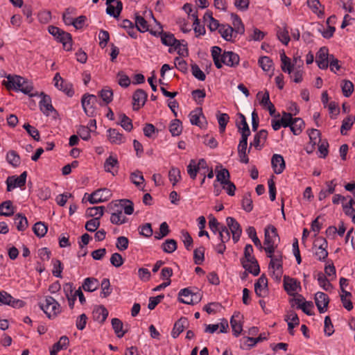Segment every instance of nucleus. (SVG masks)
Here are the masks:
<instances>
[{
    "instance_id": "obj_38",
    "label": "nucleus",
    "mask_w": 355,
    "mask_h": 355,
    "mask_svg": "<svg viewBox=\"0 0 355 355\" xmlns=\"http://www.w3.org/2000/svg\"><path fill=\"white\" fill-rule=\"evenodd\" d=\"M107 14L110 16H113L115 18H117L119 16L123 8V4L121 1H117L116 7L112 5V3L107 4Z\"/></svg>"
},
{
    "instance_id": "obj_62",
    "label": "nucleus",
    "mask_w": 355,
    "mask_h": 355,
    "mask_svg": "<svg viewBox=\"0 0 355 355\" xmlns=\"http://www.w3.org/2000/svg\"><path fill=\"white\" fill-rule=\"evenodd\" d=\"M281 60L282 62V71L291 73L292 72L293 64H292L291 63L290 59L288 57H286L284 52L281 54Z\"/></svg>"
},
{
    "instance_id": "obj_16",
    "label": "nucleus",
    "mask_w": 355,
    "mask_h": 355,
    "mask_svg": "<svg viewBox=\"0 0 355 355\" xmlns=\"http://www.w3.org/2000/svg\"><path fill=\"white\" fill-rule=\"evenodd\" d=\"M315 305L320 313H324L329 303V296L322 292H318L315 295Z\"/></svg>"
},
{
    "instance_id": "obj_54",
    "label": "nucleus",
    "mask_w": 355,
    "mask_h": 355,
    "mask_svg": "<svg viewBox=\"0 0 355 355\" xmlns=\"http://www.w3.org/2000/svg\"><path fill=\"white\" fill-rule=\"evenodd\" d=\"M277 35L280 42H282L285 45L288 44L290 41V37L286 26L282 28H278Z\"/></svg>"
},
{
    "instance_id": "obj_18",
    "label": "nucleus",
    "mask_w": 355,
    "mask_h": 355,
    "mask_svg": "<svg viewBox=\"0 0 355 355\" xmlns=\"http://www.w3.org/2000/svg\"><path fill=\"white\" fill-rule=\"evenodd\" d=\"M238 119L236 122V126L241 136L249 137L250 135V130L246 121L245 116L242 113H238Z\"/></svg>"
},
{
    "instance_id": "obj_39",
    "label": "nucleus",
    "mask_w": 355,
    "mask_h": 355,
    "mask_svg": "<svg viewBox=\"0 0 355 355\" xmlns=\"http://www.w3.org/2000/svg\"><path fill=\"white\" fill-rule=\"evenodd\" d=\"M327 242L325 239H323L322 243L317 248L315 255L319 261H324L328 256V252L327 250Z\"/></svg>"
},
{
    "instance_id": "obj_64",
    "label": "nucleus",
    "mask_w": 355,
    "mask_h": 355,
    "mask_svg": "<svg viewBox=\"0 0 355 355\" xmlns=\"http://www.w3.org/2000/svg\"><path fill=\"white\" fill-rule=\"evenodd\" d=\"M318 282L319 285L325 291H328L332 288V284L322 272L318 274Z\"/></svg>"
},
{
    "instance_id": "obj_1",
    "label": "nucleus",
    "mask_w": 355,
    "mask_h": 355,
    "mask_svg": "<svg viewBox=\"0 0 355 355\" xmlns=\"http://www.w3.org/2000/svg\"><path fill=\"white\" fill-rule=\"evenodd\" d=\"M2 85L8 90L20 91L24 94H27L31 97L37 95V93H32L33 90V83L20 76L8 75L6 80L2 81Z\"/></svg>"
},
{
    "instance_id": "obj_47",
    "label": "nucleus",
    "mask_w": 355,
    "mask_h": 355,
    "mask_svg": "<svg viewBox=\"0 0 355 355\" xmlns=\"http://www.w3.org/2000/svg\"><path fill=\"white\" fill-rule=\"evenodd\" d=\"M246 232L248 236L252 240L254 244L259 248L260 250H262L263 247L261 245V241L257 236V232L254 227L250 226L246 229Z\"/></svg>"
},
{
    "instance_id": "obj_37",
    "label": "nucleus",
    "mask_w": 355,
    "mask_h": 355,
    "mask_svg": "<svg viewBox=\"0 0 355 355\" xmlns=\"http://www.w3.org/2000/svg\"><path fill=\"white\" fill-rule=\"evenodd\" d=\"M309 136L310 139V144H311L312 148H313L316 144H318L321 141V133L317 129L313 128L309 130ZM312 150L313 149H311L310 151L307 150V153H311Z\"/></svg>"
},
{
    "instance_id": "obj_12",
    "label": "nucleus",
    "mask_w": 355,
    "mask_h": 355,
    "mask_svg": "<svg viewBox=\"0 0 355 355\" xmlns=\"http://www.w3.org/2000/svg\"><path fill=\"white\" fill-rule=\"evenodd\" d=\"M330 55H329V50L327 47H321L316 53V63L318 67L321 69H327L329 66V60Z\"/></svg>"
},
{
    "instance_id": "obj_29",
    "label": "nucleus",
    "mask_w": 355,
    "mask_h": 355,
    "mask_svg": "<svg viewBox=\"0 0 355 355\" xmlns=\"http://www.w3.org/2000/svg\"><path fill=\"white\" fill-rule=\"evenodd\" d=\"M110 221L115 225H121L126 223L127 218L123 214L121 209L116 208L111 214Z\"/></svg>"
},
{
    "instance_id": "obj_15",
    "label": "nucleus",
    "mask_w": 355,
    "mask_h": 355,
    "mask_svg": "<svg viewBox=\"0 0 355 355\" xmlns=\"http://www.w3.org/2000/svg\"><path fill=\"white\" fill-rule=\"evenodd\" d=\"M147 96H148V95L144 90H143L141 89H137L132 96L133 110H138L141 107H143L145 105V103L147 100Z\"/></svg>"
},
{
    "instance_id": "obj_44",
    "label": "nucleus",
    "mask_w": 355,
    "mask_h": 355,
    "mask_svg": "<svg viewBox=\"0 0 355 355\" xmlns=\"http://www.w3.org/2000/svg\"><path fill=\"white\" fill-rule=\"evenodd\" d=\"M135 26L137 28V31L141 33H145L149 31V26L148 24L147 21L140 15L135 16Z\"/></svg>"
},
{
    "instance_id": "obj_52",
    "label": "nucleus",
    "mask_w": 355,
    "mask_h": 355,
    "mask_svg": "<svg viewBox=\"0 0 355 355\" xmlns=\"http://www.w3.org/2000/svg\"><path fill=\"white\" fill-rule=\"evenodd\" d=\"M104 213V207H89L86 211V216L88 217H99V219L103 216Z\"/></svg>"
},
{
    "instance_id": "obj_14",
    "label": "nucleus",
    "mask_w": 355,
    "mask_h": 355,
    "mask_svg": "<svg viewBox=\"0 0 355 355\" xmlns=\"http://www.w3.org/2000/svg\"><path fill=\"white\" fill-rule=\"evenodd\" d=\"M239 55L233 51H224L221 55V65L224 64L230 67H236L239 65Z\"/></svg>"
},
{
    "instance_id": "obj_50",
    "label": "nucleus",
    "mask_w": 355,
    "mask_h": 355,
    "mask_svg": "<svg viewBox=\"0 0 355 355\" xmlns=\"http://www.w3.org/2000/svg\"><path fill=\"white\" fill-rule=\"evenodd\" d=\"M355 122V117L353 116H348L345 119H343L342 122V125L340 128V133L343 135H345L346 132L345 131L349 130L352 128L354 123Z\"/></svg>"
},
{
    "instance_id": "obj_63",
    "label": "nucleus",
    "mask_w": 355,
    "mask_h": 355,
    "mask_svg": "<svg viewBox=\"0 0 355 355\" xmlns=\"http://www.w3.org/2000/svg\"><path fill=\"white\" fill-rule=\"evenodd\" d=\"M341 87L343 94L345 97L350 96L354 91V85L350 80H343Z\"/></svg>"
},
{
    "instance_id": "obj_55",
    "label": "nucleus",
    "mask_w": 355,
    "mask_h": 355,
    "mask_svg": "<svg viewBox=\"0 0 355 355\" xmlns=\"http://www.w3.org/2000/svg\"><path fill=\"white\" fill-rule=\"evenodd\" d=\"M201 115H202V108H196L191 112L189 114L191 123L200 127V116Z\"/></svg>"
},
{
    "instance_id": "obj_10",
    "label": "nucleus",
    "mask_w": 355,
    "mask_h": 355,
    "mask_svg": "<svg viewBox=\"0 0 355 355\" xmlns=\"http://www.w3.org/2000/svg\"><path fill=\"white\" fill-rule=\"evenodd\" d=\"M228 229L232 234V239L234 243H237L242 234V229L240 224L233 217L226 218Z\"/></svg>"
},
{
    "instance_id": "obj_17",
    "label": "nucleus",
    "mask_w": 355,
    "mask_h": 355,
    "mask_svg": "<svg viewBox=\"0 0 355 355\" xmlns=\"http://www.w3.org/2000/svg\"><path fill=\"white\" fill-rule=\"evenodd\" d=\"M40 96H42V99L40 102V108L44 114L49 116L50 112H55L51 104V97L44 92H41Z\"/></svg>"
},
{
    "instance_id": "obj_56",
    "label": "nucleus",
    "mask_w": 355,
    "mask_h": 355,
    "mask_svg": "<svg viewBox=\"0 0 355 355\" xmlns=\"http://www.w3.org/2000/svg\"><path fill=\"white\" fill-rule=\"evenodd\" d=\"M6 159L14 167L20 164V157L15 150H10L8 153Z\"/></svg>"
},
{
    "instance_id": "obj_4",
    "label": "nucleus",
    "mask_w": 355,
    "mask_h": 355,
    "mask_svg": "<svg viewBox=\"0 0 355 355\" xmlns=\"http://www.w3.org/2000/svg\"><path fill=\"white\" fill-rule=\"evenodd\" d=\"M97 102V96L94 94H86L83 96L81 99L82 106L84 112L88 116H94L95 115Z\"/></svg>"
},
{
    "instance_id": "obj_24",
    "label": "nucleus",
    "mask_w": 355,
    "mask_h": 355,
    "mask_svg": "<svg viewBox=\"0 0 355 355\" xmlns=\"http://www.w3.org/2000/svg\"><path fill=\"white\" fill-rule=\"evenodd\" d=\"M189 326V322L187 318L182 317L175 322L171 332L173 338H176L185 328Z\"/></svg>"
},
{
    "instance_id": "obj_43",
    "label": "nucleus",
    "mask_w": 355,
    "mask_h": 355,
    "mask_svg": "<svg viewBox=\"0 0 355 355\" xmlns=\"http://www.w3.org/2000/svg\"><path fill=\"white\" fill-rule=\"evenodd\" d=\"M291 124L292 125L290 126V128L295 135H300L304 126V122L301 118L293 119Z\"/></svg>"
},
{
    "instance_id": "obj_59",
    "label": "nucleus",
    "mask_w": 355,
    "mask_h": 355,
    "mask_svg": "<svg viewBox=\"0 0 355 355\" xmlns=\"http://www.w3.org/2000/svg\"><path fill=\"white\" fill-rule=\"evenodd\" d=\"M243 209L247 211L250 212L253 209L252 200L251 195L249 193H245L242 199L241 202Z\"/></svg>"
},
{
    "instance_id": "obj_19",
    "label": "nucleus",
    "mask_w": 355,
    "mask_h": 355,
    "mask_svg": "<svg viewBox=\"0 0 355 355\" xmlns=\"http://www.w3.org/2000/svg\"><path fill=\"white\" fill-rule=\"evenodd\" d=\"M53 80L55 82V87L66 93L68 96H71L73 94V91L71 85L66 84L64 79L60 76L59 73H55Z\"/></svg>"
},
{
    "instance_id": "obj_9",
    "label": "nucleus",
    "mask_w": 355,
    "mask_h": 355,
    "mask_svg": "<svg viewBox=\"0 0 355 355\" xmlns=\"http://www.w3.org/2000/svg\"><path fill=\"white\" fill-rule=\"evenodd\" d=\"M1 305H9L14 308H21L24 306V302L22 300L14 299L6 291H0Z\"/></svg>"
},
{
    "instance_id": "obj_7",
    "label": "nucleus",
    "mask_w": 355,
    "mask_h": 355,
    "mask_svg": "<svg viewBox=\"0 0 355 355\" xmlns=\"http://www.w3.org/2000/svg\"><path fill=\"white\" fill-rule=\"evenodd\" d=\"M284 288L289 295L295 296L296 292L301 290L300 282L296 279L285 275L284 277Z\"/></svg>"
},
{
    "instance_id": "obj_58",
    "label": "nucleus",
    "mask_w": 355,
    "mask_h": 355,
    "mask_svg": "<svg viewBox=\"0 0 355 355\" xmlns=\"http://www.w3.org/2000/svg\"><path fill=\"white\" fill-rule=\"evenodd\" d=\"M98 95L105 104H108L112 101V90L107 87L102 89L99 92Z\"/></svg>"
},
{
    "instance_id": "obj_11",
    "label": "nucleus",
    "mask_w": 355,
    "mask_h": 355,
    "mask_svg": "<svg viewBox=\"0 0 355 355\" xmlns=\"http://www.w3.org/2000/svg\"><path fill=\"white\" fill-rule=\"evenodd\" d=\"M248 137H245L243 135L241 136V138L239 141L238 147H237V151H238V155L239 157V161L241 163L248 164L249 162V158H248Z\"/></svg>"
},
{
    "instance_id": "obj_21",
    "label": "nucleus",
    "mask_w": 355,
    "mask_h": 355,
    "mask_svg": "<svg viewBox=\"0 0 355 355\" xmlns=\"http://www.w3.org/2000/svg\"><path fill=\"white\" fill-rule=\"evenodd\" d=\"M268 279L265 275H261L258 279L257 282L254 284L255 293L259 297H263L264 293L267 291Z\"/></svg>"
},
{
    "instance_id": "obj_31",
    "label": "nucleus",
    "mask_w": 355,
    "mask_h": 355,
    "mask_svg": "<svg viewBox=\"0 0 355 355\" xmlns=\"http://www.w3.org/2000/svg\"><path fill=\"white\" fill-rule=\"evenodd\" d=\"M57 40L63 45V48L67 51L71 50L72 39L71 35L65 31L62 32L60 36L58 37Z\"/></svg>"
},
{
    "instance_id": "obj_27",
    "label": "nucleus",
    "mask_w": 355,
    "mask_h": 355,
    "mask_svg": "<svg viewBox=\"0 0 355 355\" xmlns=\"http://www.w3.org/2000/svg\"><path fill=\"white\" fill-rule=\"evenodd\" d=\"M243 267L250 273L257 276L259 274L260 268L257 259L248 261H241Z\"/></svg>"
},
{
    "instance_id": "obj_26",
    "label": "nucleus",
    "mask_w": 355,
    "mask_h": 355,
    "mask_svg": "<svg viewBox=\"0 0 355 355\" xmlns=\"http://www.w3.org/2000/svg\"><path fill=\"white\" fill-rule=\"evenodd\" d=\"M92 314L94 320L103 323L108 316V311L104 306L101 305L95 308Z\"/></svg>"
},
{
    "instance_id": "obj_23",
    "label": "nucleus",
    "mask_w": 355,
    "mask_h": 355,
    "mask_svg": "<svg viewBox=\"0 0 355 355\" xmlns=\"http://www.w3.org/2000/svg\"><path fill=\"white\" fill-rule=\"evenodd\" d=\"M271 164L276 174L282 173L285 168V162L281 155H273L271 159Z\"/></svg>"
},
{
    "instance_id": "obj_34",
    "label": "nucleus",
    "mask_w": 355,
    "mask_h": 355,
    "mask_svg": "<svg viewBox=\"0 0 355 355\" xmlns=\"http://www.w3.org/2000/svg\"><path fill=\"white\" fill-rule=\"evenodd\" d=\"M98 287V282L96 279L93 277H87L84 280L82 288L84 291L88 292H93Z\"/></svg>"
},
{
    "instance_id": "obj_51",
    "label": "nucleus",
    "mask_w": 355,
    "mask_h": 355,
    "mask_svg": "<svg viewBox=\"0 0 355 355\" xmlns=\"http://www.w3.org/2000/svg\"><path fill=\"white\" fill-rule=\"evenodd\" d=\"M168 178L173 186H175L181 180L180 170L176 167H171L168 172Z\"/></svg>"
},
{
    "instance_id": "obj_60",
    "label": "nucleus",
    "mask_w": 355,
    "mask_h": 355,
    "mask_svg": "<svg viewBox=\"0 0 355 355\" xmlns=\"http://www.w3.org/2000/svg\"><path fill=\"white\" fill-rule=\"evenodd\" d=\"M230 175L227 169L222 168L216 173V180L221 184H223L230 181Z\"/></svg>"
},
{
    "instance_id": "obj_35",
    "label": "nucleus",
    "mask_w": 355,
    "mask_h": 355,
    "mask_svg": "<svg viewBox=\"0 0 355 355\" xmlns=\"http://www.w3.org/2000/svg\"><path fill=\"white\" fill-rule=\"evenodd\" d=\"M119 168V162L116 157L110 155L105 159L104 163V170L107 173H111L113 175H115L114 172L112 171L114 168Z\"/></svg>"
},
{
    "instance_id": "obj_57",
    "label": "nucleus",
    "mask_w": 355,
    "mask_h": 355,
    "mask_svg": "<svg viewBox=\"0 0 355 355\" xmlns=\"http://www.w3.org/2000/svg\"><path fill=\"white\" fill-rule=\"evenodd\" d=\"M205 248L200 247L193 251V260L194 263L197 265H200L205 259Z\"/></svg>"
},
{
    "instance_id": "obj_61",
    "label": "nucleus",
    "mask_w": 355,
    "mask_h": 355,
    "mask_svg": "<svg viewBox=\"0 0 355 355\" xmlns=\"http://www.w3.org/2000/svg\"><path fill=\"white\" fill-rule=\"evenodd\" d=\"M208 218H209V227L211 231L214 234H216V232H218L220 231L221 226H224V225H221L220 223H218L217 219L212 214H210Z\"/></svg>"
},
{
    "instance_id": "obj_53",
    "label": "nucleus",
    "mask_w": 355,
    "mask_h": 355,
    "mask_svg": "<svg viewBox=\"0 0 355 355\" xmlns=\"http://www.w3.org/2000/svg\"><path fill=\"white\" fill-rule=\"evenodd\" d=\"M182 130V126L179 119H174L171 121L169 126V131L173 137L180 135Z\"/></svg>"
},
{
    "instance_id": "obj_8",
    "label": "nucleus",
    "mask_w": 355,
    "mask_h": 355,
    "mask_svg": "<svg viewBox=\"0 0 355 355\" xmlns=\"http://www.w3.org/2000/svg\"><path fill=\"white\" fill-rule=\"evenodd\" d=\"M27 172L24 171L19 176L15 175L8 177L6 180L7 191H10L15 187H22L26 184Z\"/></svg>"
},
{
    "instance_id": "obj_46",
    "label": "nucleus",
    "mask_w": 355,
    "mask_h": 355,
    "mask_svg": "<svg viewBox=\"0 0 355 355\" xmlns=\"http://www.w3.org/2000/svg\"><path fill=\"white\" fill-rule=\"evenodd\" d=\"M48 230L47 225L43 222H37L33 227V231L35 234L42 238L45 236Z\"/></svg>"
},
{
    "instance_id": "obj_25",
    "label": "nucleus",
    "mask_w": 355,
    "mask_h": 355,
    "mask_svg": "<svg viewBox=\"0 0 355 355\" xmlns=\"http://www.w3.org/2000/svg\"><path fill=\"white\" fill-rule=\"evenodd\" d=\"M230 324L232 329L234 335L238 337L243 331V325L240 320V313H235L231 318Z\"/></svg>"
},
{
    "instance_id": "obj_22",
    "label": "nucleus",
    "mask_w": 355,
    "mask_h": 355,
    "mask_svg": "<svg viewBox=\"0 0 355 355\" xmlns=\"http://www.w3.org/2000/svg\"><path fill=\"white\" fill-rule=\"evenodd\" d=\"M221 37L227 42H233L237 34L234 31L233 28L229 24H221L218 32Z\"/></svg>"
},
{
    "instance_id": "obj_36",
    "label": "nucleus",
    "mask_w": 355,
    "mask_h": 355,
    "mask_svg": "<svg viewBox=\"0 0 355 355\" xmlns=\"http://www.w3.org/2000/svg\"><path fill=\"white\" fill-rule=\"evenodd\" d=\"M14 220L18 231H24L28 227V220L22 214H17Z\"/></svg>"
},
{
    "instance_id": "obj_49",
    "label": "nucleus",
    "mask_w": 355,
    "mask_h": 355,
    "mask_svg": "<svg viewBox=\"0 0 355 355\" xmlns=\"http://www.w3.org/2000/svg\"><path fill=\"white\" fill-rule=\"evenodd\" d=\"M163 251L166 253H172L177 249V242L173 239H166L162 245Z\"/></svg>"
},
{
    "instance_id": "obj_32",
    "label": "nucleus",
    "mask_w": 355,
    "mask_h": 355,
    "mask_svg": "<svg viewBox=\"0 0 355 355\" xmlns=\"http://www.w3.org/2000/svg\"><path fill=\"white\" fill-rule=\"evenodd\" d=\"M14 213V207L10 200H6L0 204V216H10Z\"/></svg>"
},
{
    "instance_id": "obj_28",
    "label": "nucleus",
    "mask_w": 355,
    "mask_h": 355,
    "mask_svg": "<svg viewBox=\"0 0 355 355\" xmlns=\"http://www.w3.org/2000/svg\"><path fill=\"white\" fill-rule=\"evenodd\" d=\"M231 18L232 19L233 30L236 34L243 35L245 33V27L241 19V18L234 13L231 14Z\"/></svg>"
},
{
    "instance_id": "obj_48",
    "label": "nucleus",
    "mask_w": 355,
    "mask_h": 355,
    "mask_svg": "<svg viewBox=\"0 0 355 355\" xmlns=\"http://www.w3.org/2000/svg\"><path fill=\"white\" fill-rule=\"evenodd\" d=\"M161 41L164 45L168 46H173L175 42H178V40L175 39L173 34L166 32L162 33Z\"/></svg>"
},
{
    "instance_id": "obj_20",
    "label": "nucleus",
    "mask_w": 355,
    "mask_h": 355,
    "mask_svg": "<svg viewBox=\"0 0 355 355\" xmlns=\"http://www.w3.org/2000/svg\"><path fill=\"white\" fill-rule=\"evenodd\" d=\"M107 132L108 140L112 144L120 145L125 142V137L116 129L110 128Z\"/></svg>"
},
{
    "instance_id": "obj_33",
    "label": "nucleus",
    "mask_w": 355,
    "mask_h": 355,
    "mask_svg": "<svg viewBox=\"0 0 355 355\" xmlns=\"http://www.w3.org/2000/svg\"><path fill=\"white\" fill-rule=\"evenodd\" d=\"M334 180L327 182L325 184L327 187V189H322L318 194L319 200L325 199L330 194H332L335 191L336 184L334 182Z\"/></svg>"
},
{
    "instance_id": "obj_42",
    "label": "nucleus",
    "mask_w": 355,
    "mask_h": 355,
    "mask_svg": "<svg viewBox=\"0 0 355 355\" xmlns=\"http://www.w3.org/2000/svg\"><path fill=\"white\" fill-rule=\"evenodd\" d=\"M221 52L222 49L219 46H213L211 48V56L213 58V61L214 62L215 66L217 69L222 68L223 65H221Z\"/></svg>"
},
{
    "instance_id": "obj_40",
    "label": "nucleus",
    "mask_w": 355,
    "mask_h": 355,
    "mask_svg": "<svg viewBox=\"0 0 355 355\" xmlns=\"http://www.w3.org/2000/svg\"><path fill=\"white\" fill-rule=\"evenodd\" d=\"M204 20L205 21H209L208 27L211 31H214L216 30H220L221 28V24H219L218 21L215 19L211 13L207 12L204 15Z\"/></svg>"
},
{
    "instance_id": "obj_3",
    "label": "nucleus",
    "mask_w": 355,
    "mask_h": 355,
    "mask_svg": "<svg viewBox=\"0 0 355 355\" xmlns=\"http://www.w3.org/2000/svg\"><path fill=\"white\" fill-rule=\"evenodd\" d=\"M202 294L200 292H193L189 288L180 290L178 293L180 302L187 304H194L200 302Z\"/></svg>"
},
{
    "instance_id": "obj_41",
    "label": "nucleus",
    "mask_w": 355,
    "mask_h": 355,
    "mask_svg": "<svg viewBox=\"0 0 355 355\" xmlns=\"http://www.w3.org/2000/svg\"><path fill=\"white\" fill-rule=\"evenodd\" d=\"M119 122L118 124L128 132H130L133 128L132 120L123 113L119 114Z\"/></svg>"
},
{
    "instance_id": "obj_45",
    "label": "nucleus",
    "mask_w": 355,
    "mask_h": 355,
    "mask_svg": "<svg viewBox=\"0 0 355 355\" xmlns=\"http://www.w3.org/2000/svg\"><path fill=\"white\" fill-rule=\"evenodd\" d=\"M112 326L117 337L122 338L125 335L126 331L123 329V324L121 320L113 318L112 320Z\"/></svg>"
},
{
    "instance_id": "obj_13",
    "label": "nucleus",
    "mask_w": 355,
    "mask_h": 355,
    "mask_svg": "<svg viewBox=\"0 0 355 355\" xmlns=\"http://www.w3.org/2000/svg\"><path fill=\"white\" fill-rule=\"evenodd\" d=\"M268 137V132L266 130H261L257 132V134L254 136V139L250 144V147L248 148V153L250 152L252 146H254L255 148L258 150H261L265 145Z\"/></svg>"
},
{
    "instance_id": "obj_5",
    "label": "nucleus",
    "mask_w": 355,
    "mask_h": 355,
    "mask_svg": "<svg viewBox=\"0 0 355 355\" xmlns=\"http://www.w3.org/2000/svg\"><path fill=\"white\" fill-rule=\"evenodd\" d=\"M111 196V191L106 188H103L92 192L89 195L87 200L91 204H97L108 200Z\"/></svg>"
},
{
    "instance_id": "obj_30",
    "label": "nucleus",
    "mask_w": 355,
    "mask_h": 355,
    "mask_svg": "<svg viewBox=\"0 0 355 355\" xmlns=\"http://www.w3.org/2000/svg\"><path fill=\"white\" fill-rule=\"evenodd\" d=\"M114 207L116 208L124 210L125 214L130 215L134 211L133 203L131 200L127 199H122L120 200L119 204H114Z\"/></svg>"
},
{
    "instance_id": "obj_6",
    "label": "nucleus",
    "mask_w": 355,
    "mask_h": 355,
    "mask_svg": "<svg viewBox=\"0 0 355 355\" xmlns=\"http://www.w3.org/2000/svg\"><path fill=\"white\" fill-rule=\"evenodd\" d=\"M265 239L263 243L266 247L277 246L279 241V237L276 227L272 225L265 228Z\"/></svg>"
},
{
    "instance_id": "obj_2",
    "label": "nucleus",
    "mask_w": 355,
    "mask_h": 355,
    "mask_svg": "<svg viewBox=\"0 0 355 355\" xmlns=\"http://www.w3.org/2000/svg\"><path fill=\"white\" fill-rule=\"evenodd\" d=\"M40 307L49 319L55 318L61 312L60 304L51 296H46L44 303H40Z\"/></svg>"
}]
</instances>
